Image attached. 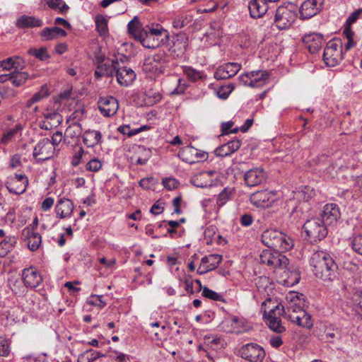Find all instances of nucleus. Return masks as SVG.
Returning <instances> with one entry per match:
<instances>
[{
    "mask_svg": "<svg viewBox=\"0 0 362 362\" xmlns=\"http://www.w3.org/2000/svg\"><path fill=\"white\" fill-rule=\"evenodd\" d=\"M284 313L288 320L300 327L310 328L313 326L311 316L306 313L301 305L286 304Z\"/></svg>",
    "mask_w": 362,
    "mask_h": 362,
    "instance_id": "20e7f679",
    "label": "nucleus"
},
{
    "mask_svg": "<svg viewBox=\"0 0 362 362\" xmlns=\"http://www.w3.org/2000/svg\"><path fill=\"white\" fill-rule=\"evenodd\" d=\"M351 300L353 304V309L351 313H348V315L361 320L362 315L360 312L362 311V291H356L353 293Z\"/></svg>",
    "mask_w": 362,
    "mask_h": 362,
    "instance_id": "7c9ffc66",
    "label": "nucleus"
},
{
    "mask_svg": "<svg viewBox=\"0 0 362 362\" xmlns=\"http://www.w3.org/2000/svg\"><path fill=\"white\" fill-rule=\"evenodd\" d=\"M128 31L135 40H139L144 47L148 49L158 47L166 42L169 37L168 31L158 24L156 28H151L148 25L145 28L141 27L137 17H134L128 23Z\"/></svg>",
    "mask_w": 362,
    "mask_h": 362,
    "instance_id": "f03ea898",
    "label": "nucleus"
},
{
    "mask_svg": "<svg viewBox=\"0 0 362 362\" xmlns=\"http://www.w3.org/2000/svg\"><path fill=\"white\" fill-rule=\"evenodd\" d=\"M16 244L15 236H8L0 243V257H5Z\"/></svg>",
    "mask_w": 362,
    "mask_h": 362,
    "instance_id": "f704fd0d",
    "label": "nucleus"
},
{
    "mask_svg": "<svg viewBox=\"0 0 362 362\" xmlns=\"http://www.w3.org/2000/svg\"><path fill=\"white\" fill-rule=\"evenodd\" d=\"M182 202V197L181 195L176 197L173 200V205L174 206V214H181L182 210L180 209V204Z\"/></svg>",
    "mask_w": 362,
    "mask_h": 362,
    "instance_id": "69168bd1",
    "label": "nucleus"
},
{
    "mask_svg": "<svg viewBox=\"0 0 362 362\" xmlns=\"http://www.w3.org/2000/svg\"><path fill=\"white\" fill-rule=\"evenodd\" d=\"M101 167L102 163L98 159L96 158L90 160L86 164V170L91 172H97L101 168Z\"/></svg>",
    "mask_w": 362,
    "mask_h": 362,
    "instance_id": "052dcab7",
    "label": "nucleus"
},
{
    "mask_svg": "<svg viewBox=\"0 0 362 362\" xmlns=\"http://www.w3.org/2000/svg\"><path fill=\"white\" fill-rule=\"evenodd\" d=\"M13 57V71H21L23 69V61L22 59H21L19 57Z\"/></svg>",
    "mask_w": 362,
    "mask_h": 362,
    "instance_id": "774afa93",
    "label": "nucleus"
},
{
    "mask_svg": "<svg viewBox=\"0 0 362 362\" xmlns=\"http://www.w3.org/2000/svg\"><path fill=\"white\" fill-rule=\"evenodd\" d=\"M22 129L21 124L16 125L14 128L10 129L1 137V142L4 144H8L12 138Z\"/></svg>",
    "mask_w": 362,
    "mask_h": 362,
    "instance_id": "09e8293b",
    "label": "nucleus"
},
{
    "mask_svg": "<svg viewBox=\"0 0 362 362\" xmlns=\"http://www.w3.org/2000/svg\"><path fill=\"white\" fill-rule=\"evenodd\" d=\"M281 234V231L278 230H266L262 234V242L269 248H272V251L277 252L276 249V247H279ZM269 250H271V249Z\"/></svg>",
    "mask_w": 362,
    "mask_h": 362,
    "instance_id": "5701e85b",
    "label": "nucleus"
},
{
    "mask_svg": "<svg viewBox=\"0 0 362 362\" xmlns=\"http://www.w3.org/2000/svg\"><path fill=\"white\" fill-rule=\"evenodd\" d=\"M116 78L118 83L122 86H128L135 80L136 74L131 68L117 66Z\"/></svg>",
    "mask_w": 362,
    "mask_h": 362,
    "instance_id": "b1692460",
    "label": "nucleus"
},
{
    "mask_svg": "<svg viewBox=\"0 0 362 362\" xmlns=\"http://www.w3.org/2000/svg\"><path fill=\"white\" fill-rule=\"evenodd\" d=\"M259 261L279 274L281 281L287 286L297 284L300 279L299 270L290 264L289 259L284 254L264 250L259 255Z\"/></svg>",
    "mask_w": 362,
    "mask_h": 362,
    "instance_id": "f257e3e1",
    "label": "nucleus"
},
{
    "mask_svg": "<svg viewBox=\"0 0 362 362\" xmlns=\"http://www.w3.org/2000/svg\"><path fill=\"white\" fill-rule=\"evenodd\" d=\"M267 178L265 171L259 168H255L245 173L244 180L248 187H255L262 183Z\"/></svg>",
    "mask_w": 362,
    "mask_h": 362,
    "instance_id": "6ab92c4d",
    "label": "nucleus"
},
{
    "mask_svg": "<svg viewBox=\"0 0 362 362\" xmlns=\"http://www.w3.org/2000/svg\"><path fill=\"white\" fill-rule=\"evenodd\" d=\"M284 313V306L276 305L269 310L268 313L264 311V319L269 327L276 333H282L286 329L281 325V316Z\"/></svg>",
    "mask_w": 362,
    "mask_h": 362,
    "instance_id": "0eeeda50",
    "label": "nucleus"
},
{
    "mask_svg": "<svg viewBox=\"0 0 362 362\" xmlns=\"http://www.w3.org/2000/svg\"><path fill=\"white\" fill-rule=\"evenodd\" d=\"M241 69L238 63L229 62L219 66L214 73V78L217 80H223L235 76Z\"/></svg>",
    "mask_w": 362,
    "mask_h": 362,
    "instance_id": "f3484780",
    "label": "nucleus"
},
{
    "mask_svg": "<svg viewBox=\"0 0 362 362\" xmlns=\"http://www.w3.org/2000/svg\"><path fill=\"white\" fill-rule=\"evenodd\" d=\"M54 151L50 140L48 138H44L35 146L33 156L37 163H40L52 158Z\"/></svg>",
    "mask_w": 362,
    "mask_h": 362,
    "instance_id": "9d476101",
    "label": "nucleus"
},
{
    "mask_svg": "<svg viewBox=\"0 0 362 362\" xmlns=\"http://www.w3.org/2000/svg\"><path fill=\"white\" fill-rule=\"evenodd\" d=\"M74 210L73 202L69 199L62 198L59 199L55 206L57 216L60 218H65L71 215Z\"/></svg>",
    "mask_w": 362,
    "mask_h": 362,
    "instance_id": "a878e982",
    "label": "nucleus"
},
{
    "mask_svg": "<svg viewBox=\"0 0 362 362\" xmlns=\"http://www.w3.org/2000/svg\"><path fill=\"white\" fill-rule=\"evenodd\" d=\"M296 11L286 6H279L274 16V24L279 30L288 29L296 21Z\"/></svg>",
    "mask_w": 362,
    "mask_h": 362,
    "instance_id": "6e6552de",
    "label": "nucleus"
},
{
    "mask_svg": "<svg viewBox=\"0 0 362 362\" xmlns=\"http://www.w3.org/2000/svg\"><path fill=\"white\" fill-rule=\"evenodd\" d=\"M233 189L229 187H225L218 195L216 204L218 207L223 206L226 202L231 199Z\"/></svg>",
    "mask_w": 362,
    "mask_h": 362,
    "instance_id": "a19ab883",
    "label": "nucleus"
},
{
    "mask_svg": "<svg viewBox=\"0 0 362 362\" xmlns=\"http://www.w3.org/2000/svg\"><path fill=\"white\" fill-rule=\"evenodd\" d=\"M22 237L27 240L28 247L32 251L37 250L41 245V235L33 230V226H30L22 231Z\"/></svg>",
    "mask_w": 362,
    "mask_h": 362,
    "instance_id": "412c9836",
    "label": "nucleus"
},
{
    "mask_svg": "<svg viewBox=\"0 0 362 362\" xmlns=\"http://www.w3.org/2000/svg\"><path fill=\"white\" fill-rule=\"evenodd\" d=\"M276 194L272 191L262 190L250 195V202L259 208L270 207L276 200Z\"/></svg>",
    "mask_w": 362,
    "mask_h": 362,
    "instance_id": "f8f14e48",
    "label": "nucleus"
},
{
    "mask_svg": "<svg viewBox=\"0 0 362 362\" xmlns=\"http://www.w3.org/2000/svg\"><path fill=\"white\" fill-rule=\"evenodd\" d=\"M293 246V239L288 235L281 232L279 238V247H276V250L278 251V252L283 254V252L291 250Z\"/></svg>",
    "mask_w": 362,
    "mask_h": 362,
    "instance_id": "72a5a7b5",
    "label": "nucleus"
},
{
    "mask_svg": "<svg viewBox=\"0 0 362 362\" xmlns=\"http://www.w3.org/2000/svg\"><path fill=\"white\" fill-rule=\"evenodd\" d=\"M309 52L312 54L318 52L323 44L324 40L322 35L318 33H311L305 35L303 38Z\"/></svg>",
    "mask_w": 362,
    "mask_h": 362,
    "instance_id": "4be33fe9",
    "label": "nucleus"
},
{
    "mask_svg": "<svg viewBox=\"0 0 362 362\" xmlns=\"http://www.w3.org/2000/svg\"><path fill=\"white\" fill-rule=\"evenodd\" d=\"M22 278L25 286L31 288L37 287L42 282L41 274L33 267L23 270Z\"/></svg>",
    "mask_w": 362,
    "mask_h": 362,
    "instance_id": "a211bd4d",
    "label": "nucleus"
},
{
    "mask_svg": "<svg viewBox=\"0 0 362 362\" xmlns=\"http://www.w3.org/2000/svg\"><path fill=\"white\" fill-rule=\"evenodd\" d=\"M103 296L92 295L88 300V303L94 306L103 308L106 305V302L103 300Z\"/></svg>",
    "mask_w": 362,
    "mask_h": 362,
    "instance_id": "5fc2aeb1",
    "label": "nucleus"
},
{
    "mask_svg": "<svg viewBox=\"0 0 362 362\" xmlns=\"http://www.w3.org/2000/svg\"><path fill=\"white\" fill-rule=\"evenodd\" d=\"M241 146L240 140H232L218 147L215 150L216 156L226 157L235 152Z\"/></svg>",
    "mask_w": 362,
    "mask_h": 362,
    "instance_id": "cd10ccee",
    "label": "nucleus"
},
{
    "mask_svg": "<svg viewBox=\"0 0 362 362\" xmlns=\"http://www.w3.org/2000/svg\"><path fill=\"white\" fill-rule=\"evenodd\" d=\"M52 9L59 10V13L64 14L69 10L68 5L63 0H43Z\"/></svg>",
    "mask_w": 362,
    "mask_h": 362,
    "instance_id": "58836bf2",
    "label": "nucleus"
},
{
    "mask_svg": "<svg viewBox=\"0 0 362 362\" xmlns=\"http://www.w3.org/2000/svg\"><path fill=\"white\" fill-rule=\"evenodd\" d=\"M102 139V134L99 131L87 130L85 132L83 140L87 147H94L98 145Z\"/></svg>",
    "mask_w": 362,
    "mask_h": 362,
    "instance_id": "2f4dec72",
    "label": "nucleus"
},
{
    "mask_svg": "<svg viewBox=\"0 0 362 362\" xmlns=\"http://www.w3.org/2000/svg\"><path fill=\"white\" fill-rule=\"evenodd\" d=\"M83 152H84V151H83V148L80 147L78 151H76L75 153L74 156H73V158L71 160L72 165L77 166L80 163L81 159L83 155Z\"/></svg>",
    "mask_w": 362,
    "mask_h": 362,
    "instance_id": "0e129e2a",
    "label": "nucleus"
},
{
    "mask_svg": "<svg viewBox=\"0 0 362 362\" xmlns=\"http://www.w3.org/2000/svg\"><path fill=\"white\" fill-rule=\"evenodd\" d=\"M269 78V74L261 70L252 71L240 76L239 80L245 86L250 87H262Z\"/></svg>",
    "mask_w": 362,
    "mask_h": 362,
    "instance_id": "9b49d317",
    "label": "nucleus"
},
{
    "mask_svg": "<svg viewBox=\"0 0 362 362\" xmlns=\"http://www.w3.org/2000/svg\"><path fill=\"white\" fill-rule=\"evenodd\" d=\"M151 157V151L144 146H139L136 155V164L145 165Z\"/></svg>",
    "mask_w": 362,
    "mask_h": 362,
    "instance_id": "c9c22d12",
    "label": "nucleus"
},
{
    "mask_svg": "<svg viewBox=\"0 0 362 362\" xmlns=\"http://www.w3.org/2000/svg\"><path fill=\"white\" fill-rule=\"evenodd\" d=\"M48 95H49L48 88H47L46 85H44V86H42V88L40 90V91H38L37 93H35L33 95V97H32L33 98V100H34L36 103H37L40 100H41L42 99L45 98V97L48 96Z\"/></svg>",
    "mask_w": 362,
    "mask_h": 362,
    "instance_id": "13d9d810",
    "label": "nucleus"
},
{
    "mask_svg": "<svg viewBox=\"0 0 362 362\" xmlns=\"http://www.w3.org/2000/svg\"><path fill=\"white\" fill-rule=\"evenodd\" d=\"M310 266L315 276L324 281H332L337 268L329 254L324 251H317L313 254Z\"/></svg>",
    "mask_w": 362,
    "mask_h": 362,
    "instance_id": "7ed1b4c3",
    "label": "nucleus"
},
{
    "mask_svg": "<svg viewBox=\"0 0 362 362\" xmlns=\"http://www.w3.org/2000/svg\"><path fill=\"white\" fill-rule=\"evenodd\" d=\"M322 9L317 0H306L300 6V16L302 19H309L317 15Z\"/></svg>",
    "mask_w": 362,
    "mask_h": 362,
    "instance_id": "aec40b11",
    "label": "nucleus"
},
{
    "mask_svg": "<svg viewBox=\"0 0 362 362\" xmlns=\"http://www.w3.org/2000/svg\"><path fill=\"white\" fill-rule=\"evenodd\" d=\"M343 59L342 43L339 40H331L325 48L323 60L329 66L337 65Z\"/></svg>",
    "mask_w": 362,
    "mask_h": 362,
    "instance_id": "423d86ee",
    "label": "nucleus"
},
{
    "mask_svg": "<svg viewBox=\"0 0 362 362\" xmlns=\"http://www.w3.org/2000/svg\"><path fill=\"white\" fill-rule=\"evenodd\" d=\"M146 61H149V64L155 63L157 64H163L167 62L166 54L163 51H159L158 53L149 57Z\"/></svg>",
    "mask_w": 362,
    "mask_h": 362,
    "instance_id": "603ef678",
    "label": "nucleus"
},
{
    "mask_svg": "<svg viewBox=\"0 0 362 362\" xmlns=\"http://www.w3.org/2000/svg\"><path fill=\"white\" fill-rule=\"evenodd\" d=\"M341 338V330L340 328L329 325L325 327L322 339L327 342L333 343L336 341L340 340Z\"/></svg>",
    "mask_w": 362,
    "mask_h": 362,
    "instance_id": "c756f323",
    "label": "nucleus"
},
{
    "mask_svg": "<svg viewBox=\"0 0 362 362\" xmlns=\"http://www.w3.org/2000/svg\"><path fill=\"white\" fill-rule=\"evenodd\" d=\"M98 107L105 117H110L117 112L118 101L112 96L100 97L98 101Z\"/></svg>",
    "mask_w": 362,
    "mask_h": 362,
    "instance_id": "4468645a",
    "label": "nucleus"
},
{
    "mask_svg": "<svg viewBox=\"0 0 362 362\" xmlns=\"http://www.w3.org/2000/svg\"><path fill=\"white\" fill-rule=\"evenodd\" d=\"M100 356H104L103 354L100 352H97L93 349H90L81 354L78 358V362H81V361H87V362H93L98 358Z\"/></svg>",
    "mask_w": 362,
    "mask_h": 362,
    "instance_id": "79ce46f5",
    "label": "nucleus"
},
{
    "mask_svg": "<svg viewBox=\"0 0 362 362\" xmlns=\"http://www.w3.org/2000/svg\"><path fill=\"white\" fill-rule=\"evenodd\" d=\"M223 259L222 255L211 254L201 259V264L197 269L199 274H204L216 269Z\"/></svg>",
    "mask_w": 362,
    "mask_h": 362,
    "instance_id": "2eb2a0df",
    "label": "nucleus"
},
{
    "mask_svg": "<svg viewBox=\"0 0 362 362\" xmlns=\"http://www.w3.org/2000/svg\"><path fill=\"white\" fill-rule=\"evenodd\" d=\"M351 247L355 252L362 255V234H357L353 236Z\"/></svg>",
    "mask_w": 362,
    "mask_h": 362,
    "instance_id": "3c124183",
    "label": "nucleus"
},
{
    "mask_svg": "<svg viewBox=\"0 0 362 362\" xmlns=\"http://www.w3.org/2000/svg\"><path fill=\"white\" fill-rule=\"evenodd\" d=\"M322 218L327 226H333L337 223L341 216L339 209L336 204H326L321 214Z\"/></svg>",
    "mask_w": 362,
    "mask_h": 362,
    "instance_id": "dca6fc26",
    "label": "nucleus"
},
{
    "mask_svg": "<svg viewBox=\"0 0 362 362\" xmlns=\"http://www.w3.org/2000/svg\"><path fill=\"white\" fill-rule=\"evenodd\" d=\"M39 35L44 41L52 40L57 38L50 28H44L40 32Z\"/></svg>",
    "mask_w": 362,
    "mask_h": 362,
    "instance_id": "4d7b16f0",
    "label": "nucleus"
},
{
    "mask_svg": "<svg viewBox=\"0 0 362 362\" xmlns=\"http://www.w3.org/2000/svg\"><path fill=\"white\" fill-rule=\"evenodd\" d=\"M13 57H8L6 59L0 61V68H2L3 70L10 71L13 69Z\"/></svg>",
    "mask_w": 362,
    "mask_h": 362,
    "instance_id": "e2e57ef3",
    "label": "nucleus"
},
{
    "mask_svg": "<svg viewBox=\"0 0 362 362\" xmlns=\"http://www.w3.org/2000/svg\"><path fill=\"white\" fill-rule=\"evenodd\" d=\"M43 25L41 19L37 18L35 16L23 15L18 18L16 25L21 29L38 28Z\"/></svg>",
    "mask_w": 362,
    "mask_h": 362,
    "instance_id": "c85d7f7f",
    "label": "nucleus"
},
{
    "mask_svg": "<svg viewBox=\"0 0 362 362\" xmlns=\"http://www.w3.org/2000/svg\"><path fill=\"white\" fill-rule=\"evenodd\" d=\"M303 299V295L297 292H291L286 296L287 304H298L300 305L301 300Z\"/></svg>",
    "mask_w": 362,
    "mask_h": 362,
    "instance_id": "864d4df0",
    "label": "nucleus"
},
{
    "mask_svg": "<svg viewBox=\"0 0 362 362\" xmlns=\"http://www.w3.org/2000/svg\"><path fill=\"white\" fill-rule=\"evenodd\" d=\"M117 66H119L118 61L112 59L110 64L107 63L103 64V68L105 71V76L107 77H112L114 75L116 76V71Z\"/></svg>",
    "mask_w": 362,
    "mask_h": 362,
    "instance_id": "de8ad7c7",
    "label": "nucleus"
},
{
    "mask_svg": "<svg viewBox=\"0 0 362 362\" xmlns=\"http://www.w3.org/2000/svg\"><path fill=\"white\" fill-rule=\"evenodd\" d=\"M327 225L320 218L308 220L303 228L311 241L317 242L324 239L328 233Z\"/></svg>",
    "mask_w": 362,
    "mask_h": 362,
    "instance_id": "39448f33",
    "label": "nucleus"
},
{
    "mask_svg": "<svg viewBox=\"0 0 362 362\" xmlns=\"http://www.w3.org/2000/svg\"><path fill=\"white\" fill-rule=\"evenodd\" d=\"M192 21V16L185 14H180L175 17L173 25L175 28H182L187 25Z\"/></svg>",
    "mask_w": 362,
    "mask_h": 362,
    "instance_id": "37998d69",
    "label": "nucleus"
},
{
    "mask_svg": "<svg viewBox=\"0 0 362 362\" xmlns=\"http://www.w3.org/2000/svg\"><path fill=\"white\" fill-rule=\"evenodd\" d=\"M234 88L235 86L233 83H228L227 86H221L217 91V95L219 98L223 100L227 99Z\"/></svg>",
    "mask_w": 362,
    "mask_h": 362,
    "instance_id": "8fccbe9b",
    "label": "nucleus"
},
{
    "mask_svg": "<svg viewBox=\"0 0 362 362\" xmlns=\"http://www.w3.org/2000/svg\"><path fill=\"white\" fill-rule=\"evenodd\" d=\"M197 149L192 146H185L181 148L178 153V156L184 162L194 164L197 163L196 155Z\"/></svg>",
    "mask_w": 362,
    "mask_h": 362,
    "instance_id": "473e14b6",
    "label": "nucleus"
},
{
    "mask_svg": "<svg viewBox=\"0 0 362 362\" xmlns=\"http://www.w3.org/2000/svg\"><path fill=\"white\" fill-rule=\"evenodd\" d=\"M183 71L191 81H196L202 78V73L192 68L191 66H185L183 68Z\"/></svg>",
    "mask_w": 362,
    "mask_h": 362,
    "instance_id": "49530a36",
    "label": "nucleus"
},
{
    "mask_svg": "<svg viewBox=\"0 0 362 362\" xmlns=\"http://www.w3.org/2000/svg\"><path fill=\"white\" fill-rule=\"evenodd\" d=\"M191 183L197 187H206L209 185L207 173H199L196 174L192 177Z\"/></svg>",
    "mask_w": 362,
    "mask_h": 362,
    "instance_id": "4c0bfd02",
    "label": "nucleus"
},
{
    "mask_svg": "<svg viewBox=\"0 0 362 362\" xmlns=\"http://www.w3.org/2000/svg\"><path fill=\"white\" fill-rule=\"evenodd\" d=\"M239 355L249 362H262L265 357V351L260 345L249 343L240 349Z\"/></svg>",
    "mask_w": 362,
    "mask_h": 362,
    "instance_id": "1a4fd4ad",
    "label": "nucleus"
},
{
    "mask_svg": "<svg viewBox=\"0 0 362 362\" xmlns=\"http://www.w3.org/2000/svg\"><path fill=\"white\" fill-rule=\"evenodd\" d=\"M10 353L8 341L4 337H0V356H7Z\"/></svg>",
    "mask_w": 362,
    "mask_h": 362,
    "instance_id": "bf43d9fd",
    "label": "nucleus"
},
{
    "mask_svg": "<svg viewBox=\"0 0 362 362\" xmlns=\"http://www.w3.org/2000/svg\"><path fill=\"white\" fill-rule=\"evenodd\" d=\"M202 296L210 300L222 302L225 301L223 297L221 294L209 289L206 286H204L202 288Z\"/></svg>",
    "mask_w": 362,
    "mask_h": 362,
    "instance_id": "a18cd8bd",
    "label": "nucleus"
},
{
    "mask_svg": "<svg viewBox=\"0 0 362 362\" xmlns=\"http://www.w3.org/2000/svg\"><path fill=\"white\" fill-rule=\"evenodd\" d=\"M28 185V179L25 175L16 174L6 182V187L9 192L21 194L26 190Z\"/></svg>",
    "mask_w": 362,
    "mask_h": 362,
    "instance_id": "ddd939ff",
    "label": "nucleus"
},
{
    "mask_svg": "<svg viewBox=\"0 0 362 362\" xmlns=\"http://www.w3.org/2000/svg\"><path fill=\"white\" fill-rule=\"evenodd\" d=\"M95 25L96 30L100 35L105 36L108 33L107 20L103 16H96Z\"/></svg>",
    "mask_w": 362,
    "mask_h": 362,
    "instance_id": "ea45409f",
    "label": "nucleus"
},
{
    "mask_svg": "<svg viewBox=\"0 0 362 362\" xmlns=\"http://www.w3.org/2000/svg\"><path fill=\"white\" fill-rule=\"evenodd\" d=\"M28 53L29 55L35 56L41 61H45L50 57L45 47H40L39 49L30 48L28 50Z\"/></svg>",
    "mask_w": 362,
    "mask_h": 362,
    "instance_id": "c03bdc74",
    "label": "nucleus"
},
{
    "mask_svg": "<svg viewBox=\"0 0 362 362\" xmlns=\"http://www.w3.org/2000/svg\"><path fill=\"white\" fill-rule=\"evenodd\" d=\"M188 38L185 35H177L170 51L177 57H182L187 51Z\"/></svg>",
    "mask_w": 362,
    "mask_h": 362,
    "instance_id": "bb28decb",
    "label": "nucleus"
},
{
    "mask_svg": "<svg viewBox=\"0 0 362 362\" xmlns=\"http://www.w3.org/2000/svg\"><path fill=\"white\" fill-rule=\"evenodd\" d=\"M118 132L129 137L136 135L140 132L139 129H131L129 125H122L117 129Z\"/></svg>",
    "mask_w": 362,
    "mask_h": 362,
    "instance_id": "6e6d98bb",
    "label": "nucleus"
},
{
    "mask_svg": "<svg viewBox=\"0 0 362 362\" xmlns=\"http://www.w3.org/2000/svg\"><path fill=\"white\" fill-rule=\"evenodd\" d=\"M267 3V0H251L248 5L250 16L253 18L262 17L268 10Z\"/></svg>",
    "mask_w": 362,
    "mask_h": 362,
    "instance_id": "393cba45",
    "label": "nucleus"
},
{
    "mask_svg": "<svg viewBox=\"0 0 362 362\" xmlns=\"http://www.w3.org/2000/svg\"><path fill=\"white\" fill-rule=\"evenodd\" d=\"M361 12H362V10L358 9V10L354 11V13H352L346 20L347 25L351 26V24L355 23L357 21V19L359 18V16L361 15Z\"/></svg>",
    "mask_w": 362,
    "mask_h": 362,
    "instance_id": "338daca9",
    "label": "nucleus"
},
{
    "mask_svg": "<svg viewBox=\"0 0 362 362\" xmlns=\"http://www.w3.org/2000/svg\"><path fill=\"white\" fill-rule=\"evenodd\" d=\"M28 78V74L25 71H13L11 72V81L12 84L16 87H19L24 84Z\"/></svg>",
    "mask_w": 362,
    "mask_h": 362,
    "instance_id": "e433bc0d",
    "label": "nucleus"
},
{
    "mask_svg": "<svg viewBox=\"0 0 362 362\" xmlns=\"http://www.w3.org/2000/svg\"><path fill=\"white\" fill-rule=\"evenodd\" d=\"M163 186L169 190L174 189L177 187L179 182L174 178H165L162 182Z\"/></svg>",
    "mask_w": 362,
    "mask_h": 362,
    "instance_id": "680f3d73",
    "label": "nucleus"
}]
</instances>
